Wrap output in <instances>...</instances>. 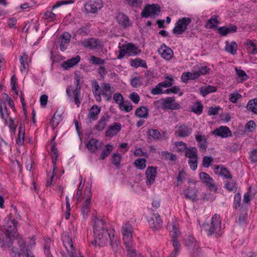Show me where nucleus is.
I'll return each instance as SVG.
<instances>
[{
  "label": "nucleus",
  "instance_id": "nucleus-1",
  "mask_svg": "<svg viewBox=\"0 0 257 257\" xmlns=\"http://www.w3.org/2000/svg\"><path fill=\"white\" fill-rule=\"evenodd\" d=\"M61 239L63 246L66 250V252L63 250L60 251L62 257H78L73 246L72 238L69 233L64 231L62 234Z\"/></svg>",
  "mask_w": 257,
  "mask_h": 257
},
{
  "label": "nucleus",
  "instance_id": "nucleus-2",
  "mask_svg": "<svg viewBox=\"0 0 257 257\" xmlns=\"http://www.w3.org/2000/svg\"><path fill=\"white\" fill-rule=\"evenodd\" d=\"M82 78L79 72H75L74 75V83L76 84V88L72 90L71 86H69L66 89L67 95L74 99V101L78 106L80 103L79 97L81 87L80 85V83Z\"/></svg>",
  "mask_w": 257,
  "mask_h": 257
},
{
  "label": "nucleus",
  "instance_id": "nucleus-3",
  "mask_svg": "<svg viewBox=\"0 0 257 257\" xmlns=\"http://www.w3.org/2000/svg\"><path fill=\"white\" fill-rule=\"evenodd\" d=\"M17 222L13 218L12 213H11L5 219L4 227L7 232V237L10 239L16 238L17 229Z\"/></svg>",
  "mask_w": 257,
  "mask_h": 257
},
{
  "label": "nucleus",
  "instance_id": "nucleus-4",
  "mask_svg": "<svg viewBox=\"0 0 257 257\" xmlns=\"http://www.w3.org/2000/svg\"><path fill=\"white\" fill-rule=\"evenodd\" d=\"M221 221L219 215L214 214L209 224L204 225V229L207 232L208 235L213 233H217L221 230Z\"/></svg>",
  "mask_w": 257,
  "mask_h": 257
},
{
  "label": "nucleus",
  "instance_id": "nucleus-5",
  "mask_svg": "<svg viewBox=\"0 0 257 257\" xmlns=\"http://www.w3.org/2000/svg\"><path fill=\"white\" fill-rule=\"evenodd\" d=\"M133 228L132 224L126 223L123 225L121 228L123 235V240L125 247H130L133 243L132 231Z\"/></svg>",
  "mask_w": 257,
  "mask_h": 257
},
{
  "label": "nucleus",
  "instance_id": "nucleus-6",
  "mask_svg": "<svg viewBox=\"0 0 257 257\" xmlns=\"http://www.w3.org/2000/svg\"><path fill=\"white\" fill-rule=\"evenodd\" d=\"M114 232V229H111L109 230H104L101 233L94 234L95 245L98 246H104L107 242L110 234Z\"/></svg>",
  "mask_w": 257,
  "mask_h": 257
},
{
  "label": "nucleus",
  "instance_id": "nucleus-7",
  "mask_svg": "<svg viewBox=\"0 0 257 257\" xmlns=\"http://www.w3.org/2000/svg\"><path fill=\"white\" fill-rule=\"evenodd\" d=\"M163 109L175 110L181 108L180 105L175 101L174 97H167L159 100Z\"/></svg>",
  "mask_w": 257,
  "mask_h": 257
},
{
  "label": "nucleus",
  "instance_id": "nucleus-8",
  "mask_svg": "<svg viewBox=\"0 0 257 257\" xmlns=\"http://www.w3.org/2000/svg\"><path fill=\"white\" fill-rule=\"evenodd\" d=\"M192 133L190 126L185 123H179L175 127L174 135L176 137L181 138L188 137Z\"/></svg>",
  "mask_w": 257,
  "mask_h": 257
},
{
  "label": "nucleus",
  "instance_id": "nucleus-9",
  "mask_svg": "<svg viewBox=\"0 0 257 257\" xmlns=\"http://www.w3.org/2000/svg\"><path fill=\"white\" fill-rule=\"evenodd\" d=\"M189 18H183L179 19L175 24V26L172 31L174 34L181 35L187 29V26L191 23Z\"/></svg>",
  "mask_w": 257,
  "mask_h": 257
},
{
  "label": "nucleus",
  "instance_id": "nucleus-10",
  "mask_svg": "<svg viewBox=\"0 0 257 257\" xmlns=\"http://www.w3.org/2000/svg\"><path fill=\"white\" fill-rule=\"evenodd\" d=\"M199 178L208 187L210 191L215 192L217 190L218 188L214 180L207 173L201 172L199 174Z\"/></svg>",
  "mask_w": 257,
  "mask_h": 257
},
{
  "label": "nucleus",
  "instance_id": "nucleus-11",
  "mask_svg": "<svg viewBox=\"0 0 257 257\" xmlns=\"http://www.w3.org/2000/svg\"><path fill=\"white\" fill-rule=\"evenodd\" d=\"M160 12V7L158 5L153 4L147 5L141 13L143 18H149L154 15H158Z\"/></svg>",
  "mask_w": 257,
  "mask_h": 257
},
{
  "label": "nucleus",
  "instance_id": "nucleus-12",
  "mask_svg": "<svg viewBox=\"0 0 257 257\" xmlns=\"http://www.w3.org/2000/svg\"><path fill=\"white\" fill-rule=\"evenodd\" d=\"M102 7L103 3L101 0H91L85 5L86 12L93 14L96 13Z\"/></svg>",
  "mask_w": 257,
  "mask_h": 257
},
{
  "label": "nucleus",
  "instance_id": "nucleus-13",
  "mask_svg": "<svg viewBox=\"0 0 257 257\" xmlns=\"http://www.w3.org/2000/svg\"><path fill=\"white\" fill-rule=\"evenodd\" d=\"M81 43L84 47L90 49H99L102 47L100 41L93 38L84 39Z\"/></svg>",
  "mask_w": 257,
  "mask_h": 257
},
{
  "label": "nucleus",
  "instance_id": "nucleus-14",
  "mask_svg": "<svg viewBox=\"0 0 257 257\" xmlns=\"http://www.w3.org/2000/svg\"><path fill=\"white\" fill-rule=\"evenodd\" d=\"M38 30V25L36 22L32 20L31 22H28L26 23L25 26L22 29V32L27 33L29 37L35 36Z\"/></svg>",
  "mask_w": 257,
  "mask_h": 257
},
{
  "label": "nucleus",
  "instance_id": "nucleus-15",
  "mask_svg": "<svg viewBox=\"0 0 257 257\" xmlns=\"http://www.w3.org/2000/svg\"><path fill=\"white\" fill-rule=\"evenodd\" d=\"M149 226L154 231L161 228L163 221L158 213H154L148 221Z\"/></svg>",
  "mask_w": 257,
  "mask_h": 257
},
{
  "label": "nucleus",
  "instance_id": "nucleus-16",
  "mask_svg": "<svg viewBox=\"0 0 257 257\" xmlns=\"http://www.w3.org/2000/svg\"><path fill=\"white\" fill-rule=\"evenodd\" d=\"M157 167L149 166L145 172L146 177V184L147 185H151L155 181L157 176Z\"/></svg>",
  "mask_w": 257,
  "mask_h": 257
},
{
  "label": "nucleus",
  "instance_id": "nucleus-17",
  "mask_svg": "<svg viewBox=\"0 0 257 257\" xmlns=\"http://www.w3.org/2000/svg\"><path fill=\"white\" fill-rule=\"evenodd\" d=\"M213 171L216 175H220L225 179H231L232 178L230 171L222 165L215 166Z\"/></svg>",
  "mask_w": 257,
  "mask_h": 257
},
{
  "label": "nucleus",
  "instance_id": "nucleus-18",
  "mask_svg": "<svg viewBox=\"0 0 257 257\" xmlns=\"http://www.w3.org/2000/svg\"><path fill=\"white\" fill-rule=\"evenodd\" d=\"M158 52L164 59L170 60L173 56V52L171 49L164 44L158 49Z\"/></svg>",
  "mask_w": 257,
  "mask_h": 257
},
{
  "label": "nucleus",
  "instance_id": "nucleus-19",
  "mask_svg": "<svg viewBox=\"0 0 257 257\" xmlns=\"http://www.w3.org/2000/svg\"><path fill=\"white\" fill-rule=\"evenodd\" d=\"M195 140L198 143V147L200 151L204 152L207 148V141L206 136L200 134H196L195 136Z\"/></svg>",
  "mask_w": 257,
  "mask_h": 257
},
{
  "label": "nucleus",
  "instance_id": "nucleus-20",
  "mask_svg": "<svg viewBox=\"0 0 257 257\" xmlns=\"http://www.w3.org/2000/svg\"><path fill=\"white\" fill-rule=\"evenodd\" d=\"M212 134L221 138H227L232 135L229 128L227 126H221L217 128L212 132Z\"/></svg>",
  "mask_w": 257,
  "mask_h": 257
},
{
  "label": "nucleus",
  "instance_id": "nucleus-21",
  "mask_svg": "<svg viewBox=\"0 0 257 257\" xmlns=\"http://www.w3.org/2000/svg\"><path fill=\"white\" fill-rule=\"evenodd\" d=\"M102 143L95 139H91L86 144L87 148L92 153H95L101 148Z\"/></svg>",
  "mask_w": 257,
  "mask_h": 257
},
{
  "label": "nucleus",
  "instance_id": "nucleus-22",
  "mask_svg": "<svg viewBox=\"0 0 257 257\" xmlns=\"http://www.w3.org/2000/svg\"><path fill=\"white\" fill-rule=\"evenodd\" d=\"M237 31V27L234 25H229L227 26L219 27L217 29L218 33L222 36H226L227 34L233 33Z\"/></svg>",
  "mask_w": 257,
  "mask_h": 257
},
{
  "label": "nucleus",
  "instance_id": "nucleus-23",
  "mask_svg": "<svg viewBox=\"0 0 257 257\" xmlns=\"http://www.w3.org/2000/svg\"><path fill=\"white\" fill-rule=\"evenodd\" d=\"M121 125L118 122H113L108 127V129L105 132L106 137H112L116 136L121 131Z\"/></svg>",
  "mask_w": 257,
  "mask_h": 257
},
{
  "label": "nucleus",
  "instance_id": "nucleus-24",
  "mask_svg": "<svg viewBox=\"0 0 257 257\" xmlns=\"http://www.w3.org/2000/svg\"><path fill=\"white\" fill-rule=\"evenodd\" d=\"M93 223L94 234L101 233L104 230H108L104 226L103 221L101 219L96 218L94 219Z\"/></svg>",
  "mask_w": 257,
  "mask_h": 257
},
{
  "label": "nucleus",
  "instance_id": "nucleus-25",
  "mask_svg": "<svg viewBox=\"0 0 257 257\" xmlns=\"http://www.w3.org/2000/svg\"><path fill=\"white\" fill-rule=\"evenodd\" d=\"M185 198L192 201H196L197 199V190L194 187H189L184 191Z\"/></svg>",
  "mask_w": 257,
  "mask_h": 257
},
{
  "label": "nucleus",
  "instance_id": "nucleus-26",
  "mask_svg": "<svg viewBox=\"0 0 257 257\" xmlns=\"http://www.w3.org/2000/svg\"><path fill=\"white\" fill-rule=\"evenodd\" d=\"M71 35L68 32L63 33L61 36V43L60 44V48L61 51H65L69 45L70 41Z\"/></svg>",
  "mask_w": 257,
  "mask_h": 257
},
{
  "label": "nucleus",
  "instance_id": "nucleus-27",
  "mask_svg": "<svg viewBox=\"0 0 257 257\" xmlns=\"http://www.w3.org/2000/svg\"><path fill=\"white\" fill-rule=\"evenodd\" d=\"M80 61V57L79 55H77L75 57L71 58L67 61L63 62L61 66L65 70H67L69 68H71L76 65H77Z\"/></svg>",
  "mask_w": 257,
  "mask_h": 257
},
{
  "label": "nucleus",
  "instance_id": "nucleus-28",
  "mask_svg": "<svg viewBox=\"0 0 257 257\" xmlns=\"http://www.w3.org/2000/svg\"><path fill=\"white\" fill-rule=\"evenodd\" d=\"M125 53L128 56H135L141 53V50L139 48L133 43H128L124 46Z\"/></svg>",
  "mask_w": 257,
  "mask_h": 257
},
{
  "label": "nucleus",
  "instance_id": "nucleus-29",
  "mask_svg": "<svg viewBox=\"0 0 257 257\" xmlns=\"http://www.w3.org/2000/svg\"><path fill=\"white\" fill-rule=\"evenodd\" d=\"M109 118V115L107 114L102 116L98 123L95 125V129L98 131H102L106 126V123L108 121Z\"/></svg>",
  "mask_w": 257,
  "mask_h": 257
},
{
  "label": "nucleus",
  "instance_id": "nucleus-30",
  "mask_svg": "<svg viewBox=\"0 0 257 257\" xmlns=\"http://www.w3.org/2000/svg\"><path fill=\"white\" fill-rule=\"evenodd\" d=\"M91 199L87 198L83 202L81 207V213L84 217H87L90 211Z\"/></svg>",
  "mask_w": 257,
  "mask_h": 257
},
{
  "label": "nucleus",
  "instance_id": "nucleus-31",
  "mask_svg": "<svg viewBox=\"0 0 257 257\" xmlns=\"http://www.w3.org/2000/svg\"><path fill=\"white\" fill-rule=\"evenodd\" d=\"M199 77V75L196 71L192 72H184L181 76V80L183 82L186 83L189 80H194Z\"/></svg>",
  "mask_w": 257,
  "mask_h": 257
},
{
  "label": "nucleus",
  "instance_id": "nucleus-32",
  "mask_svg": "<svg viewBox=\"0 0 257 257\" xmlns=\"http://www.w3.org/2000/svg\"><path fill=\"white\" fill-rule=\"evenodd\" d=\"M110 234V236H109V238L110 240V244L111 246L112 249L114 252H116L118 251L119 249V242L118 239V237L116 235L114 234V232Z\"/></svg>",
  "mask_w": 257,
  "mask_h": 257
},
{
  "label": "nucleus",
  "instance_id": "nucleus-33",
  "mask_svg": "<svg viewBox=\"0 0 257 257\" xmlns=\"http://www.w3.org/2000/svg\"><path fill=\"white\" fill-rule=\"evenodd\" d=\"M62 111L57 110L53 115L50 123L53 129H54L62 120Z\"/></svg>",
  "mask_w": 257,
  "mask_h": 257
},
{
  "label": "nucleus",
  "instance_id": "nucleus-34",
  "mask_svg": "<svg viewBox=\"0 0 257 257\" xmlns=\"http://www.w3.org/2000/svg\"><path fill=\"white\" fill-rule=\"evenodd\" d=\"M101 108L97 105H93L89 109L88 118L93 120H96L98 118V114L100 113Z\"/></svg>",
  "mask_w": 257,
  "mask_h": 257
},
{
  "label": "nucleus",
  "instance_id": "nucleus-35",
  "mask_svg": "<svg viewBox=\"0 0 257 257\" xmlns=\"http://www.w3.org/2000/svg\"><path fill=\"white\" fill-rule=\"evenodd\" d=\"M171 237V241L172 242V244L173 247H180L181 244L179 241L177 240V238L180 235V232L179 230H174L173 231H170Z\"/></svg>",
  "mask_w": 257,
  "mask_h": 257
},
{
  "label": "nucleus",
  "instance_id": "nucleus-36",
  "mask_svg": "<svg viewBox=\"0 0 257 257\" xmlns=\"http://www.w3.org/2000/svg\"><path fill=\"white\" fill-rule=\"evenodd\" d=\"M135 114L139 117L147 118L149 115V109L145 106H141L136 109Z\"/></svg>",
  "mask_w": 257,
  "mask_h": 257
},
{
  "label": "nucleus",
  "instance_id": "nucleus-37",
  "mask_svg": "<svg viewBox=\"0 0 257 257\" xmlns=\"http://www.w3.org/2000/svg\"><path fill=\"white\" fill-rule=\"evenodd\" d=\"M25 140V126L21 124L19 129V135L17 139V144L19 146L23 145Z\"/></svg>",
  "mask_w": 257,
  "mask_h": 257
},
{
  "label": "nucleus",
  "instance_id": "nucleus-38",
  "mask_svg": "<svg viewBox=\"0 0 257 257\" xmlns=\"http://www.w3.org/2000/svg\"><path fill=\"white\" fill-rule=\"evenodd\" d=\"M185 156L190 159L198 158L197 149L196 147H189L185 151Z\"/></svg>",
  "mask_w": 257,
  "mask_h": 257
},
{
  "label": "nucleus",
  "instance_id": "nucleus-39",
  "mask_svg": "<svg viewBox=\"0 0 257 257\" xmlns=\"http://www.w3.org/2000/svg\"><path fill=\"white\" fill-rule=\"evenodd\" d=\"M117 18L118 23L123 27L126 28L130 25L128 17L124 14H119Z\"/></svg>",
  "mask_w": 257,
  "mask_h": 257
},
{
  "label": "nucleus",
  "instance_id": "nucleus-40",
  "mask_svg": "<svg viewBox=\"0 0 257 257\" xmlns=\"http://www.w3.org/2000/svg\"><path fill=\"white\" fill-rule=\"evenodd\" d=\"M246 109L257 114V98L250 100L246 105Z\"/></svg>",
  "mask_w": 257,
  "mask_h": 257
},
{
  "label": "nucleus",
  "instance_id": "nucleus-41",
  "mask_svg": "<svg viewBox=\"0 0 257 257\" xmlns=\"http://www.w3.org/2000/svg\"><path fill=\"white\" fill-rule=\"evenodd\" d=\"M216 90L217 88L216 87L210 85H208L205 87H202L200 88V91L204 97L209 93L216 92Z\"/></svg>",
  "mask_w": 257,
  "mask_h": 257
},
{
  "label": "nucleus",
  "instance_id": "nucleus-42",
  "mask_svg": "<svg viewBox=\"0 0 257 257\" xmlns=\"http://www.w3.org/2000/svg\"><path fill=\"white\" fill-rule=\"evenodd\" d=\"M131 64L132 66L135 68H138L139 67H142L145 68H147V65L146 61L140 58L132 60Z\"/></svg>",
  "mask_w": 257,
  "mask_h": 257
},
{
  "label": "nucleus",
  "instance_id": "nucleus-43",
  "mask_svg": "<svg viewBox=\"0 0 257 257\" xmlns=\"http://www.w3.org/2000/svg\"><path fill=\"white\" fill-rule=\"evenodd\" d=\"M235 70L236 72V74L239 78V82H242L246 80H247L249 78V76L246 74V72L240 69L235 68Z\"/></svg>",
  "mask_w": 257,
  "mask_h": 257
},
{
  "label": "nucleus",
  "instance_id": "nucleus-44",
  "mask_svg": "<svg viewBox=\"0 0 257 257\" xmlns=\"http://www.w3.org/2000/svg\"><path fill=\"white\" fill-rule=\"evenodd\" d=\"M147 135L149 137L153 138L155 140H160L162 138V135L158 130L150 129L147 132Z\"/></svg>",
  "mask_w": 257,
  "mask_h": 257
},
{
  "label": "nucleus",
  "instance_id": "nucleus-45",
  "mask_svg": "<svg viewBox=\"0 0 257 257\" xmlns=\"http://www.w3.org/2000/svg\"><path fill=\"white\" fill-rule=\"evenodd\" d=\"M113 150V146L110 144H107L105 146V148L102 150L101 154L100 159L104 160L112 152Z\"/></svg>",
  "mask_w": 257,
  "mask_h": 257
},
{
  "label": "nucleus",
  "instance_id": "nucleus-46",
  "mask_svg": "<svg viewBox=\"0 0 257 257\" xmlns=\"http://www.w3.org/2000/svg\"><path fill=\"white\" fill-rule=\"evenodd\" d=\"M51 151L52 152V162L54 167V169L55 168V165L56 164L57 158L58 157V153L57 148L56 147V144L53 143L51 148Z\"/></svg>",
  "mask_w": 257,
  "mask_h": 257
},
{
  "label": "nucleus",
  "instance_id": "nucleus-47",
  "mask_svg": "<svg viewBox=\"0 0 257 257\" xmlns=\"http://www.w3.org/2000/svg\"><path fill=\"white\" fill-rule=\"evenodd\" d=\"M219 21L217 20V16H212L207 22L206 25V28L207 29H212L216 28Z\"/></svg>",
  "mask_w": 257,
  "mask_h": 257
},
{
  "label": "nucleus",
  "instance_id": "nucleus-48",
  "mask_svg": "<svg viewBox=\"0 0 257 257\" xmlns=\"http://www.w3.org/2000/svg\"><path fill=\"white\" fill-rule=\"evenodd\" d=\"M0 112L2 118L5 120L6 122H7V118L9 115V113L5 102L1 103L0 106Z\"/></svg>",
  "mask_w": 257,
  "mask_h": 257
},
{
  "label": "nucleus",
  "instance_id": "nucleus-49",
  "mask_svg": "<svg viewBox=\"0 0 257 257\" xmlns=\"http://www.w3.org/2000/svg\"><path fill=\"white\" fill-rule=\"evenodd\" d=\"M134 165L137 169L143 170L146 167V160L143 158L138 159L135 161Z\"/></svg>",
  "mask_w": 257,
  "mask_h": 257
},
{
  "label": "nucleus",
  "instance_id": "nucleus-50",
  "mask_svg": "<svg viewBox=\"0 0 257 257\" xmlns=\"http://www.w3.org/2000/svg\"><path fill=\"white\" fill-rule=\"evenodd\" d=\"M203 106L200 101H197L192 107V111L196 114H200L203 111Z\"/></svg>",
  "mask_w": 257,
  "mask_h": 257
},
{
  "label": "nucleus",
  "instance_id": "nucleus-51",
  "mask_svg": "<svg viewBox=\"0 0 257 257\" xmlns=\"http://www.w3.org/2000/svg\"><path fill=\"white\" fill-rule=\"evenodd\" d=\"M237 45L235 42H232L230 44L226 45L225 50L227 52L234 55L236 53Z\"/></svg>",
  "mask_w": 257,
  "mask_h": 257
},
{
  "label": "nucleus",
  "instance_id": "nucleus-52",
  "mask_svg": "<svg viewBox=\"0 0 257 257\" xmlns=\"http://www.w3.org/2000/svg\"><path fill=\"white\" fill-rule=\"evenodd\" d=\"M134 243L131 244L130 247H125L127 251L128 254L130 257H144L140 253H138L136 250L133 248Z\"/></svg>",
  "mask_w": 257,
  "mask_h": 257
},
{
  "label": "nucleus",
  "instance_id": "nucleus-53",
  "mask_svg": "<svg viewBox=\"0 0 257 257\" xmlns=\"http://www.w3.org/2000/svg\"><path fill=\"white\" fill-rule=\"evenodd\" d=\"M90 63L93 65H104L105 61L99 57H95L94 56H91L89 60Z\"/></svg>",
  "mask_w": 257,
  "mask_h": 257
},
{
  "label": "nucleus",
  "instance_id": "nucleus-54",
  "mask_svg": "<svg viewBox=\"0 0 257 257\" xmlns=\"http://www.w3.org/2000/svg\"><path fill=\"white\" fill-rule=\"evenodd\" d=\"M121 160V155L119 153H114L112 156L111 161L113 164L118 167L120 165Z\"/></svg>",
  "mask_w": 257,
  "mask_h": 257
},
{
  "label": "nucleus",
  "instance_id": "nucleus-55",
  "mask_svg": "<svg viewBox=\"0 0 257 257\" xmlns=\"http://www.w3.org/2000/svg\"><path fill=\"white\" fill-rule=\"evenodd\" d=\"M224 187L229 191H235L236 190V183L233 181H227L224 184Z\"/></svg>",
  "mask_w": 257,
  "mask_h": 257
},
{
  "label": "nucleus",
  "instance_id": "nucleus-56",
  "mask_svg": "<svg viewBox=\"0 0 257 257\" xmlns=\"http://www.w3.org/2000/svg\"><path fill=\"white\" fill-rule=\"evenodd\" d=\"M119 108L121 110H124L125 112H130L132 110L133 106L130 102L126 101L125 102H122L119 105Z\"/></svg>",
  "mask_w": 257,
  "mask_h": 257
},
{
  "label": "nucleus",
  "instance_id": "nucleus-57",
  "mask_svg": "<svg viewBox=\"0 0 257 257\" xmlns=\"http://www.w3.org/2000/svg\"><path fill=\"white\" fill-rule=\"evenodd\" d=\"M176 147H177V151L179 152H182L184 150H186L187 148L186 144L182 141L176 142L174 143Z\"/></svg>",
  "mask_w": 257,
  "mask_h": 257
},
{
  "label": "nucleus",
  "instance_id": "nucleus-58",
  "mask_svg": "<svg viewBox=\"0 0 257 257\" xmlns=\"http://www.w3.org/2000/svg\"><path fill=\"white\" fill-rule=\"evenodd\" d=\"M213 161V159L212 157L204 156L202 160V165L205 168H208Z\"/></svg>",
  "mask_w": 257,
  "mask_h": 257
},
{
  "label": "nucleus",
  "instance_id": "nucleus-59",
  "mask_svg": "<svg viewBox=\"0 0 257 257\" xmlns=\"http://www.w3.org/2000/svg\"><path fill=\"white\" fill-rule=\"evenodd\" d=\"M168 227L170 231L174 230H179V223L176 219L173 220L172 222L168 224Z\"/></svg>",
  "mask_w": 257,
  "mask_h": 257
},
{
  "label": "nucleus",
  "instance_id": "nucleus-60",
  "mask_svg": "<svg viewBox=\"0 0 257 257\" xmlns=\"http://www.w3.org/2000/svg\"><path fill=\"white\" fill-rule=\"evenodd\" d=\"M151 92L153 95H159L164 93L162 87L159 83L155 88L152 89Z\"/></svg>",
  "mask_w": 257,
  "mask_h": 257
},
{
  "label": "nucleus",
  "instance_id": "nucleus-61",
  "mask_svg": "<svg viewBox=\"0 0 257 257\" xmlns=\"http://www.w3.org/2000/svg\"><path fill=\"white\" fill-rule=\"evenodd\" d=\"M84 184H85V180L82 181V180H81L80 181V182L78 186V189H77V190L76 192V194L77 200H78L80 199V198L81 196L82 190L84 187Z\"/></svg>",
  "mask_w": 257,
  "mask_h": 257
},
{
  "label": "nucleus",
  "instance_id": "nucleus-62",
  "mask_svg": "<svg viewBox=\"0 0 257 257\" xmlns=\"http://www.w3.org/2000/svg\"><path fill=\"white\" fill-rule=\"evenodd\" d=\"M241 197V194L240 193L238 192L235 194L234 197V205L235 208H237L240 206Z\"/></svg>",
  "mask_w": 257,
  "mask_h": 257
},
{
  "label": "nucleus",
  "instance_id": "nucleus-63",
  "mask_svg": "<svg viewBox=\"0 0 257 257\" xmlns=\"http://www.w3.org/2000/svg\"><path fill=\"white\" fill-rule=\"evenodd\" d=\"M256 124L255 122L251 120L247 122L245 126V128L249 132H253L255 130Z\"/></svg>",
  "mask_w": 257,
  "mask_h": 257
},
{
  "label": "nucleus",
  "instance_id": "nucleus-64",
  "mask_svg": "<svg viewBox=\"0 0 257 257\" xmlns=\"http://www.w3.org/2000/svg\"><path fill=\"white\" fill-rule=\"evenodd\" d=\"M241 94L238 93H234L230 94L229 96V100L232 103H236L238 99L241 98Z\"/></svg>",
  "mask_w": 257,
  "mask_h": 257
}]
</instances>
